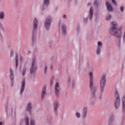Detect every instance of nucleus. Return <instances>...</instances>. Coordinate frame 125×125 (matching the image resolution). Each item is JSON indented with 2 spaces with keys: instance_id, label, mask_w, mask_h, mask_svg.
Masks as SVG:
<instances>
[{
  "instance_id": "31",
  "label": "nucleus",
  "mask_w": 125,
  "mask_h": 125,
  "mask_svg": "<svg viewBox=\"0 0 125 125\" xmlns=\"http://www.w3.org/2000/svg\"><path fill=\"white\" fill-rule=\"evenodd\" d=\"M62 17L64 19H66L67 18V15L65 14H63L62 15Z\"/></svg>"
},
{
  "instance_id": "26",
  "label": "nucleus",
  "mask_w": 125,
  "mask_h": 125,
  "mask_svg": "<svg viewBox=\"0 0 125 125\" xmlns=\"http://www.w3.org/2000/svg\"><path fill=\"white\" fill-rule=\"evenodd\" d=\"M30 125H35V121L34 120H31L30 121Z\"/></svg>"
},
{
  "instance_id": "3",
  "label": "nucleus",
  "mask_w": 125,
  "mask_h": 125,
  "mask_svg": "<svg viewBox=\"0 0 125 125\" xmlns=\"http://www.w3.org/2000/svg\"><path fill=\"white\" fill-rule=\"evenodd\" d=\"M115 97L116 98L115 104V107L116 109H118L119 106L120 98L119 93L116 91L115 92Z\"/></svg>"
},
{
  "instance_id": "12",
  "label": "nucleus",
  "mask_w": 125,
  "mask_h": 125,
  "mask_svg": "<svg viewBox=\"0 0 125 125\" xmlns=\"http://www.w3.org/2000/svg\"><path fill=\"white\" fill-rule=\"evenodd\" d=\"M100 3L99 0H94L93 5L95 8H97L100 5Z\"/></svg>"
},
{
  "instance_id": "29",
  "label": "nucleus",
  "mask_w": 125,
  "mask_h": 125,
  "mask_svg": "<svg viewBox=\"0 0 125 125\" xmlns=\"http://www.w3.org/2000/svg\"><path fill=\"white\" fill-rule=\"evenodd\" d=\"M111 16L110 15H109L107 16L106 18V20L107 21H108L111 18Z\"/></svg>"
},
{
  "instance_id": "8",
  "label": "nucleus",
  "mask_w": 125,
  "mask_h": 125,
  "mask_svg": "<svg viewBox=\"0 0 125 125\" xmlns=\"http://www.w3.org/2000/svg\"><path fill=\"white\" fill-rule=\"evenodd\" d=\"M102 45L103 43L102 42L99 41L97 42V48L96 50L97 54H99L100 53Z\"/></svg>"
},
{
  "instance_id": "14",
  "label": "nucleus",
  "mask_w": 125,
  "mask_h": 125,
  "mask_svg": "<svg viewBox=\"0 0 125 125\" xmlns=\"http://www.w3.org/2000/svg\"><path fill=\"white\" fill-rule=\"evenodd\" d=\"M93 73L92 72H90L89 73L90 77V82L92 83V81H93Z\"/></svg>"
},
{
  "instance_id": "20",
  "label": "nucleus",
  "mask_w": 125,
  "mask_h": 125,
  "mask_svg": "<svg viewBox=\"0 0 125 125\" xmlns=\"http://www.w3.org/2000/svg\"><path fill=\"white\" fill-rule=\"evenodd\" d=\"M46 91V89L45 87H43L42 91V98L44 96Z\"/></svg>"
},
{
  "instance_id": "2",
  "label": "nucleus",
  "mask_w": 125,
  "mask_h": 125,
  "mask_svg": "<svg viewBox=\"0 0 125 125\" xmlns=\"http://www.w3.org/2000/svg\"><path fill=\"white\" fill-rule=\"evenodd\" d=\"M52 20V17L50 16L46 18L44 22V26L46 30H48L50 28Z\"/></svg>"
},
{
  "instance_id": "36",
  "label": "nucleus",
  "mask_w": 125,
  "mask_h": 125,
  "mask_svg": "<svg viewBox=\"0 0 125 125\" xmlns=\"http://www.w3.org/2000/svg\"><path fill=\"white\" fill-rule=\"evenodd\" d=\"M92 5V4L91 3H89L88 4V5L89 6H91Z\"/></svg>"
},
{
  "instance_id": "28",
  "label": "nucleus",
  "mask_w": 125,
  "mask_h": 125,
  "mask_svg": "<svg viewBox=\"0 0 125 125\" xmlns=\"http://www.w3.org/2000/svg\"><path fill=\"white\" fill-rule=\"evenodd\" d=\"M88 17L84 18H83L84 22L85 23L87 22L88 21Z\"/></svg>"
},
{
  "instance_id": "25",
  "label": "nucleus",
  "mask_w": 125,
  "mask_h": 125,
  "mask_svg": "<svg viewBox=\"0 0 125 125\" xmlns=\"http://www.w3.org/2000/svg\"><path fill=\"white\" fill-rule=\"evenodd\" d=\"M76 117L77 118H79L80 117L81 115L80 113L78 112H76L75 114Z\"/></svg>"
},
{
  "instance_id": "13",
  "label": "nucleus",
  "mask_w": 125,
  "mask_h": 125,
  "mask_svg": "<svg viewBox=\"0 0 125 125\" xmlns=\"http://www.w3.org/2000/svg\"><path fill=\"white\" fill-rule=\"evenodd\" d=\"M90 88L92 90L96 89L97 88V86L95 85V84L94 83L93 81H92V83H91L90 82Z\"/></svg>"
},
{
  "instance_id": "11",
  "label": "nucleus",
  "mask_w": 125,
  "mask_h": 125,
  "mask_svg": "<svg viewBox=\"0 0 125 125\" xmlns=\"http://www.w3.org/2000/svg\"><path fill=\"white\" fill-rule=\"evenodd\" d=\"M107 10L109 11H111L113 10V8L112 7L110 3L108 2H107L106 3Z\"/></svg>"
},
{
  "instance_id": "23",
  "label": "nucleus",
  "mask_w": 125,
  "mask_h": 125,
  "mask_svg": "<svg viewBox=\"0 0 125 125\" xmlns=\"http://www.w3.org/2000/svg\"><path fill=\"white\" fill-rule=\"evenodd\" d=\"M31 103H29L27 106V110L29 111H30L31 109Z\"/></svg>"
},
{
  "instance_id": "21",
  "label": "nucleus",
  "mask_w": 125,
  "mask_h": 125,
  "mask_svg": "<svg viewBox=\"0 0 125 125\" xmlns=\"http://www.w3.org/2000/svg\"><path fill=\"white\" fill-rule=\"evenodd\" d=\"M4 17V13L3 11L0 12V19H3Z\"/></svg>"
},
{
  "instance_id": "35",
  "label": "nucleus",
  "mask_w": 125,
  "mask_h": 125,
  "mask_svg": "<svg viewBox=\"0 0 125 125\" xmlns=\"http://www.w3.org/2000/svg\"><path fill=\"white\" fill-rule=\"evenodd\" d=\"M112 1L113 3L116 5H117V3L116 1L115 0H112Z\"/></svg>"
},
{
  "instance_id": "41",
  "label": "nucleus",
  "mask_w": 125,
  "mask_h": 125,
  "mask_svg": "<svg viewBox=\"0 0 125 125\" xmlns=\"http://www.w3.org/2000/svg\"><path fill=\"white\" fill-rule=\"evenodd\" d=\"M68 83L69 84H70V81H69Z\"/></svg>"
},
{
  "instance_id": "40",
  "label": "nucleus",
  "mask_w": 125,
  "mask_h": 125,
  "mask_svg": "<svg viewBox=\"0 0 125 125\" xmlns=\"http://www.w3.org/2000/svg\"><path fill=\"white\" fill-rule=\"evenodd\" d=\"M101 98H102V96L100 95V98L101 99Z\"/></svg>"
},
{
  "instance_id": "10",
  "label": "nucleus",
  "mask_w": 125,
  "mask_h": 125,
  "mask_svg": "<svg viewBox=\"0 0 125 125\" xmlns=\"http://www.w3.org/2000/svg\"><path fill=\"white\" fill-rule=\"evenodd\" d=\"M94 12V9L93 7H91L90 9L88 16L89 18V20L91 21L93 16V13Z\"/></svg>"
},
{
  "instance_id": "18",
  "label": "nucleus",
  "mask_w": 125,
  "mask_h": 125,
  "mask_svg": "<svg viewBox=\"0 0 125 125\" xmlns=\"http://www.w3.org/2000/svg\"><path fill=\"white\" fill-rule=\"evenodd\" d=\"M38 23L37 20L35 19L33 21V28L34 29H35L37 28Z\"/></svg>"
},
{
  "instance_id": "27",
  "label": "nucleus",
  "mask_w": 125,
  "mask_h": 125,
  "mask_svg": "<svg viewBox=\"0 0 125 125\" xmlns=\"http://www.w3.org/2000/svg\"><path fill=\"white\" fill-rule=\"evenodd\" d=\"M29 119L27 117L25 118V121L26 122V125H29Z\"/></svg>"
},
{
  "instance_id": "16",
  "label": "nucleus",
  "mask_w": 125,
  "mask_h": 125,
  "mask_svg": "<svg viewBox=\"0 0 125 125\" xmlns=\"http://www.w3.org/2000/svg\"><path fill=\"white\" fill-rule=\"evenodd\" d=\"M10 75V79L11 80H13L14 79L13 74V71L11 69H10L9 70Z\"/></svg>"
},
{
  "instance_id": "34",
  "label": "nucleus",
  "mask_w": 125,
  "mask_h": 125,
  "mask_svg": "<svg viewBox=\"0 0 125 125\" xmlns=\"http://www.w3.org/2000/svg\"><path fill=\"white\" fill-rule=\"evenodd\" d=\"M47 68V66L46 65H45L44 66V71L45 72H46Z\"/></svg>"
},
{
  "instance_id": "30",
  "label": "nucleus",
  "mask_w": 125,
  "mask_h": 125,
  "mask_svg": "<svg viewBox=\"0 0 125 125\" xmlns=\"http://www.w3.org/2000/svg\"><path fill=\"white\" fill-rule=\"evenodd\" d=\"M26 68L24 69L22 72V75L23 76H24L25 73L26 71Z\"/></svg>"
},
{
  "instance_id": "33",
  "label": "nucleus",
  "mask_w": 125,
  "mask_h": 125,
  "mask_svg": "<svg viewBox=\"0 0 125 125\" xmlns=\"http://www.w3.org/2000/svg\"><path fill=\"white\" fill-rule=\"evenodd\" d=\"M11 83L10 84V85L11 87H13L14 85V82L13 80H11Z\"/></svg>"
},
{
  "instance_id": "38",
  "label": "nucleus",
  "mask_w": 125,
  "mask_h": 125,
  "mask_svg": "<svg viewBox=\"0 0 125 125\" xmlns=\"http://www.w3.org/2000/svg\"><path fill=\"white\" fill-rule=\"evenodd\" d=\"M3 123L2 122H0V125H2Z\"/></svg>"
},
{
  "instance_id": "19",
  "label": "nucleus",
  "mask_w": 125,
  "mask_h": 125,
  "mask_svg": "<svg viewBox=\"0 0 125 125\" xmlns=\"http://www.w3.org/2000/svg\"><path fill=\"white\" fill-rule=\"evenodd\" d=\"M58 106V103L57 102H55L53 104V108L54 111H56L57 110V106Z\"/></svg>"
},
{
  "instance_id": "39",
  "label": "nucleus",
  "mask_w": 125,
  "mask_h": 125,
  "mask_svg": "<svg viewBox=\"0 0 125 125\" xmlns=\"http://www.w3.org/2000/svg\"><path fill=\"white\" fill-rule=\"evenodd\" d=\"M52 83H53V82L52 81H51V84H52Z\"/></svg>"
},
{
  "instance_id": "4",
  "label": "nucleus",
  "mask_w": 125,
  "mask_h": 125,
  "mask_svg": "<svg viewBox=\"0 0 125 125\" xmlns=\"http://www.w3.org/2000/svg\"><path fill=\"white\" fill-rule=\"evenodd\" d=\"M37 68V66L36 64L35 61L33 60L31 63V67L30 70V74L32 75H34L35 74Z\"/></svg>"
},
{
  "instance_id": "22",
  "label": "nucleus",
  "mask_w": 125,
  "mask_h": 125,
  "mask_svg": "<svg viewBox=\"0 0 125 125\" xmlns=\"http://www.w3.org/2000/svg\"><path fill=\"white\" fill-rule=\"evenodd\" d=\"M50 0H44L43 1V4L46 6H48L49 4Z\"/></svg>"
},
{
  "instance_id": "37",
  "label": "nucleus",
  "mask_w": 125,
  "mask_h": 125,
  "mask_svg": "<svg viewBox=\"0 0 125 125\" xmlns=\"http://www.w3.org/2000/svg\"><path fill=\"white\" fill-rule=\"evenodd\" d=\"M95 93H93V97H94V96H95Z\"/></svg>"
},
{
  "instance_id": "32",
  "label": "nucleus",
  "mask_w": 125,
  "mask_h": 125,
  "mask_svg": "<svg viewBox=\"0 0 125 125\" xmlns=\"http://www.w3.org/2000/svg\"><path fill=\"white\" fill-rule=\"evenodd\" d=\"M120 9L121 10V11L123 12V11L124 10V7L123 6H121L120 7Z\"/></svg>"
},
{
  "instance_id": "6",
  "label": "nucleus",
  "mask_w": 125,
  "mask_h": 125,
  "mask_svg": "<svg viewBox=\"0 0 125 125\" xmlns=\"http://www.w3.org/2000/svg\"><path fill=\"white\" fill-rule=\"evenodd\" d=\"M58 24L59 27H61L62 35L63 36L65 35L66 34V28L65 25L62 23L60 21L58 22Z\"/></svg>"
},
{
  "instance_id": "7",
  "label": "nucleus",
  "mask_w": 125,
  "mask_h": 125,
  "mask_svg": "<svg viewBox=\"0 0 125 125\" xmlns=\"http://www.w3.org/2000/svg\"><path fill=\"white\" fill-rule=\"evenodd\" d=\"M25 81V79L24 78L23 79L21 82V85L20 88V93L21 95L22 94L24 90Z\"/></svg>"
},
{
  "instance_id": "9",
  "label": "nucleus",
  "mask_w": 125,
  "mask_h": 125,
  "mask_svg": "<svg viewBox=\"0 0 125 125\" xmlns=\"http://www.w3.org/2000/svg\"><path fill=\"white\" fill-rule=\"evenodd\" d=\"M55 94L56 97H58L59 95V91L60 88L59 83H56L54 88Z\"/></svg>"
},
{
  "instance_id": "15",
  "label": "nucleus",
  "mask_w": 125,
  "mask_h": 125,
  "mask_svg": "<svg viewBox=\"0 0 125 125\" xmlns=\"http://www.w3.org/2000/svg\"><path fill=\"white\" fill-rule=\"evenodd\" d=\"M123 110L125 111V96L124 95L122 98Z\"/></svg>"
},
{
  "instance_id": "24",
  "label": "nucleus",
  "mask_w": 125,
  "mask_h": 125,
  "mask_svg": "<svg viewBox=\"0 0 125 125\" xmlns=\"http://www.w3.org/2000/svg\"><path fill=\"white\" fill-rule=\"evenodd\" d=\"M18 55H17L15 58V63L16 64V67L17 68L18 66Z\"/></svg>"
},
{
  "instance_id": "5",
  "label": "nucleus",
  "mask_w": 125,
  "mask_h": 125,
  "mask_svg": "<svg viewBox=\"0 0 125 125\" xmlns=\"http://www.w3.org/2000/svg\"><path fill=\"white\" fill-rule=\"evenodd\" d=\"M106 81V76L104 75H103L102 77L100 82V91L101 92H103L104 91Z\"/></svg>"
},
{
  "instance_id": "17",
  "label": "nucleus",
  "mask_w": 125,
  "mask_h": 125,
  "mask_svg": "<svg viewBox=\"0 0 125 125\" xmlns=\"http://www.w3.org/2000/svg\"><path fill=\"white\" fill-rule=\"evenodd\" d=\"M87 110V108L86 107H84L83 110V117H86V113Z\"/></svg>"
},
{
  "instance_id": "1",
  "label": "nucleus",
  "mask_w": 125,
  "mask_h": 125,
  "mask_svg": "<svg viewBox=\"0 0 125 125\" xmlns=\"http://www.w3.org/2000/svg\"><path fill=\"white\" fill-rule=\"evenodd\" d=\"M112 27L109 30L110 33L117 37H120L122 35L121 31L117 29V24L116 22L113 21L111 23Z\"/></svg>"
}]
</instances>
